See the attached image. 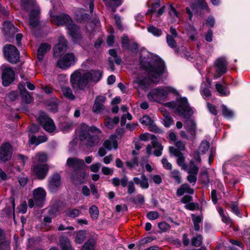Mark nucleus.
<instances>
[{
	"instance_id": "20e7f679",
	"label": "nucleus",
	"mask_w": 250,
	"mask_h": 250,
	"mask_svg": "<svg viewBox=\"0 0 250 250\" xmlns=\"http://www.w3.org/2000/svg\"><path fill=\"white\" fill-rule=\"evenodd\" d=\"M165 105L175 109L182 117H188L194 113L193 109L189 106L188 99L186 97L177 98L176 102H168Z\"/></svg>"
},
{
	"instance_id": "0e129e2a",
	"label": "nucleus",
	"mask_w": 250,
	"mask_h": 250,
	"mask_svg": "<svg viewBox=\"0 0 250 250\" xmlns=\"http://www.w3.org/2000/svg\"><path fill=\"white\" fill-rule=\"evenodd\" d=\"M127 193L129 194H132L135 191V187L134 183L132 181H130L127 184Z\"/></svg>"
},
{
	"instance_id": "a18cd8bd",
	"label": "nucleus",
	"mask_w": 250,
	"mask_h": 250,
	"mask_svg": "<svg viewBox=\"0 0 250 250\" xmlns=\"http://www.w3.org/2000/svg\"><path fill=\"white\" fill-rule=\"evenodd\" d=\"M22 100L26 103H30L32 101V97L29 94L27 90L25 88H23V90H21V94Z\"/></svg>"
},
{
	"instance_id": "f257e3e1",
	"label": "nucleus",
	"mask_w": 250,
	"mask_h": 250,
	"mask_svg": "<svg viewBox=\"0 0 250 250\" xmlns=\"http://www.w3.org/2000/svg\"><path fill=\"white\" fill-rule=\"evenodd\" d=\"M140 60L141 65L146 71L148 78L144 75H139L134 78L133 86L138 92L146 90L150 86V82L159 83L165 70L164 62L157 56L141 57Z\"/></svg>"
},
{
	"instance_id": "c85d7f7f",
	"label": "nucleus",
	"mask_w": 250,
	"mask_h": 250,
	"mask_svg": "<svg viewBox=\"0 0 250 250\" xmlns=\"http://www.w3.org/2000/svg\"><path fill=\"white\" fill-rule=\"evenodd\" d=\"M51 48L50 45L47 43H43L40 45L37 53V58L39 61H42L45 53Z\"/></svg>"
},
{
	"instance_id": "f03ea898",
	"label": "nucleus",
	"mask_w": 250,
	"mask_h": 250,
	"mask_svg": "<svg viewBox=\"0 0 250 250\" xmlns=\"http://www.w3.org/2000/svg\"><path fill=\"white\" fill-rule=\"evenodd\" d=\"M102 73L98 70L85 71L83 69L75 70L70 76L72 87L76 90L84 91L91 83H96L101 79Z\"/></svg>"
},
{
	"instance_id": "4c0bfd02",
	"label": "nucleus",
	"mask_w": 250,
	"mask_h": 250,
	"mask_svg": "<svg viewBox=\"0 0 250 250\" xmlns=\"http://www.w3.org/2000/svg\"><path fill=\"white\" fill-rule=\"evenodd\" d=\"M85 237V231L83 230H80L77 232L74 241L77 244H81L83 242Z\"/></svg>"
},
{
	"instance_id": "79ce46f5",
	"label": "nucleus",
	"mask_w": 250,
	"mask_h": 250,
	"mask_svg": "<svg viewBox=\"0 0 250 250\" xmlns=\"http://www.w3.org/2000/svg\"><path fill=\"white\" fill-rule=\"evenodd\" d=\"M176 157H177V163L178 166L181 167L183 169L186 170L187 166L185 163V157L183 154L181 153Z\"/></svg>"
},
{
	"instance_id": "423d86ee",
	"label": "nucleus",
	"mask_w": 250,
	"mask_h": 250,
	"mask_svg": "<svg viewBox=\"0 0 250 250\" xmlns=\"http://www.w3.org/2000/svg\"><path fill=\"white\" fill-rule=\"evenodd\" d=\"M4 54L6 60L11 63H16L19 61V52L13 45H6L4 48Z\"/></svg>"
},
{
	"instance_id": "e433bc0d",
	"label": "nucleus",
	"mask_w": 250,
	"mask_h": 250,
	"mask_svg": "<svg viewBox=\"0 0 250 250\" xmlns=\"http://www.w3.org/2000/svg\"><path fill=\"white\" fill-rule=\"evenodd\" d=\"M186 125L191 136L194 137L195 135L196 129V125L195 122L193 120H189L187 121Z\"/></svg>"
},
{
	"instance_id": "ea45409f",
	"label": "nucleus",
	"mask_w": 250,
	"mask_h": 250,
	"mask_svg": "<svg viewBox=\"0 0 250 250\" xmlns=\"http://www.w3.org/2000/svg\"><path fill=\"white\" fill-rule=\"evenodd\" d=\"M209 147V143L207 141H203L200 145L199 147V153L202 154L206 153Z\"/></svg>"
},
{
	"instance_id": "6ab92c4d",
	"label": "nucleus",
	"mask_w": 250,
	"mask_h": 250,
	"mask_svg": "<svg viewBox=\"0 0 250 250\" xmlns=\"http://www.w3.org/2000/svg\"><path fill=\"white\" fill-rule=\"evenodd\" d=\"M105 101V97L104 96L100 95L96 97L93 105V111L94 113H99L103 111L104 108V104Z\"/></svg>"
},
{
	"instance_id": "6e6d98bb",
	"label": "nucleus",
	"mask_w": 250,
	"mask_h": 250,
	"mask_svg": "<svg viewBox=\"0 0 250 250\" xmlns=\"http://www.w3.org/2000/svg\"><path fill=\"white\" fill-rule=\"evenodd\" d=\"M188 35L191 40L195 39V36L197 34L196 31L193 26L189 25L187 27Z\"/></svg>"
},
{
	"instance_id": "5fc2aeb1",
	"label": "nucleus",
	"mask_w": 250,
	"mask_h": 250,
	"mask_svg": "<svg viewBox=\"0 0 250 250\" xmlns=\"http://www.w3.org/2000/svg\"><path fill=\"white\" fill-rule=\"evenodd\" d=\"M198 3L199 8L202 9V10L204 11V12L203 13H201V14H207V12L209 11V10L206 2L204 1V0H198Z\"/></svg>"
},
{
	"instance_id": "774afa93",
	"label": "nucleus",
	"mask_w": 250,
	"mask_h": 250,
	"mask_svg": "<svg viewBox=\"0 0 250 250\" xmlns=\"http://www.w3.org/2000/svg\"><path fill=\"white\" fill-rule=\"evenodd\" d=\"M19 182L21 186L24 187L27 184L28 178L24 175H21L18 178Z\"/></svg>"
},
{
	"instance_id": "dca6fc26",
	"label": "nucleus",
	"mask_w": 250,
	"mask_h": 250,
	"mask_svg": "<svg viewBox=\"0 0 250 250\" xmlns=\"http://www.w3.org/2000/svg\"><path fill=\"white\" fill-rule=\"evenodd\" d=\"M15 73L10 67L5 68L2 73V84L5 86H8L14 80Z\"/></svg>"
},
{
	"instance_id": "0eeeda50",
	"label": "nucleus",
	"mask_w": 250,
	"mask_h": 250,
	"mask_svg": "<svg viewBox=\"0 0 250 250\" xmlns=\"http://www.w3.org/2000/svg\"><path fill=\"white\" fill-rule=\"evenodd\" d=\"M77 61L73 53H66L57 61V66L62 69H67L74 65Z\"/></svg>"
},
{
	"instance_id": "8fccbe9b",
	"label": "nucleus",
	"mask_w": 250,
	"mask_h": 250,
	"mask_svg": "<svg viewBox=\"0 0 250 250\" xmlns=\"http://www.w3.org/2000/svg\"><path fill=\"white\" fill-rule=\"evenodd\" d=\"M89 213L93 219H97L99 215L98 208L95 205H92L89 208Z\"/></svg>"
},
{
	"instance_id": "7c9ffc66",
	"label": "nucleus",
	"mask_w": 250,
	"mask_h": 250,
	"mask_svg": "<svg viewBox=\"0 0 250 250\" xmlns=\"http://www.w3.org/2000/svg\"><path fill=\"white\" fill-rule=\"evenodd\" d=\"M191 218L194 225V229L196 231L200 229V226L202 225L203 216L201 215L191 214Z\"/></svg>"
},
{
	"instance_id": "2eb2a0df",
	"label": "nucleus",
	"mask_w": 250,
	"mask_h": 250,
	"mask_svg": "<svg viewBox=\"0 0 250 250\" xmlns=\"http://www.w3.org/2000/svg\"><path fill=\"white\" fill-rule=\"evenodd\" d=\"M48 171V167L46 165L35 164L33 166V172L39 179H44Z\"/></svg>"
},
{
	"instance_id": "9b49d317",
	"label": "nucleus",
	"mask_w": 250,
	"mask_h": 250,
	"mask_svg": "<svg viewBox=\"0 0 250 250\" xmlns=\"http://www.w3.org/2000/svg\"><path fill=\"white\" fill-rule=\"evenodd\" d=\"M159 0H148L147 5L148 7V13L154 16L161 15L164 14L166 6H163L157 10V8L160 6Z\"/></svg>"
},
{
	"instance_id": "b1692460",
	"label": "nucleus",
	"mask_w": 250,
	"mask_h": 250,
	"mask_svg": "<svg viewBox=\"0 0 250 250\" xmlns=\"http://www.w3.org/2000/svg\"><path fill=\"white\" fill-rule=\"evenodd\" d=\"M134 184L140 185L142 189H147L149 187L148 179L144 174H142L141 178L134 177L132 181Z\"/></svg>"
},
{
	"instance_id": "09e8293b",
	"label": "nucleus",
	"mask_w": 250,
	"mask_h": 250,
	"mask_svg": "<svg viewBox=\"0 0 250 250\" xmlns=\"http://www.w3.org/2000/svg\"><path fill=\"white\" fill-rule=\"evenodd\" d=\"M126 166L132 169L138 166V161L136 157H134L130 161L126 162Z\"/></svg>"
},
{
	"instance_id": "c9c22d12",
	"label": "nucleus",
	"mask_w": 250,
	"mask_h": 250,
	"mask_svg": "<svg viewBox=\"0 0 250 250\" xmlns=\"http://www.w3.org/2000/svg\"><path fill=\"white\" fill-rule=\"evenodd\" d=\"M169 177L173 179L178 184L181 183V175L180 172L178 170H173L169 173Z\"/></svg>"
},
{
	"instance_id": "052dcab7",
	"label": "nucleus",
	"mask_w": 250,
	"mask_h": 250,
	"mask_svg": "<svg viewBox=\"0 0 250 250\" xmlns=\"http://www.w3.org/2000/svg\"><path fill=\"white\" fill-rule=\"evenodd\" d=\"M146 217L149 220H154L159 217V214L157 211H150L147 213Z\"/></svg>"
},
{
	"instance_id": "3c124183",
	"label": "nucleus",
	"mask_w": 250,
	"mask_h": 250,
	"mask_svg": "<svg viewBox=\"0 0 250 250\" xmlns=\"http://www.w3.org/2000/svg\"><path fill=\"white\" fill-rule=\"evenodd\" d=\"M147 31L153 36L156 37L160 36L162 34L161 31L153 25L149 26L147 28Z\"/></svg>"
},
{
	"instance_id": "a19ab883",
	"label": "nucleus",
	"mask_w": 250,
	"mask_h": 250,
	"mask_svg": "<svg viewBox=\"0 0 250 250\" xmlns=\"http://www.w3.org/2000/svg\"><path fill=\"white\" fill-rule=\"evenodd\" d=\"M216 89L219 93L221 96H227L229 94V91L227 88L223 87L221 84L219 83L216 84Z\"/></svg>"
},
{
	"instance_id": "412c9836",
	"label": "nucleus",
	"mask_w": 250,
	"mask_h": 250,
	"mask_svg": "<svg viewBox=\"0 0 250 250\" xmlns=\"http://www.w3.org/2000/svg\"><path fill=\"white\" fill-rule=\"evenodd\" d=\"M2 29L3 33L10 38L13 37L14 35L18 32V29L9 21L4 22Z\"/></svg>"
},
{
	"instance_id": "39448f33",
	"label": "nucleus",
	"mask_w": 250,
	"mask_h": 250,
	"mask_svg": "<svg viewBox=\"0 0 250 250\" xmlns=\"http://www.w3.org/2000/svg\"><path fill=\"white\" fill-rule=\"evenodd\" d=\"M169 93L175 95H179V92L175 88L170 86H165L158 87L151 90L147 94V97L151 102H157L166 97Z\"/></svg>"
},
{
	"instance_id": "4468645a",
	"label": "nucleus",
	"mask_w": 250,
	"mask_h": 250,
	"mask_svg": "<svg viewBox=\"0 0 250 250\" xmlns=\"http://www.w3.org/2000/svg\"><path fill=\"white\" fill-rule=\"evenodd\" d=\"M12 154V148L9 143H5L0 148V160L5 162L9 160Z\"/></svg>"
},
{
	"instance_id": "f8f14e48",
	"label": "nucleus",
	"mask_w": 250,
	"mask_h": 250,
	"mask_svg": "<svg viewBox=\"0 0 250 250\" xmlns=\"http://www.w3.org/2000/svg\"><path fill=\"white\" fill-rule=\"evenodd\" d=\"M227 62L224 58L217 59L214 62L215 73L214 78L217 79L227 72Z\"/></svg>"
},
{
	"instance_id": "a878e982",
	"label": "nucleus",
	"mask_w": 250,
	"mask_h": 250,
	"mask_svg": "<svg viewBox=\"0 0 250 250\" xmlns=\"http://www.w3.org/2000/svg\"><path fill=\"white\" fill-rule=\"evenodd\" d=\"M140 122L142 124L147 125L150 130L155 132H158L159 129L154 124L153 121L147 115L144 116L140 119Z\"/></svg>"
},
{
	"instance_id": "13d9d810",
	"label": "nucleus",
	"mask_w": 250,
	"mask_h": 250,
	"mask_svg": "<svg viewBox=\"0 0 250 250\" xmlns=\"http://www.w3.org/2000/svg\"><path fill=\"white\" fill-rule=\"evenodd\" d=\"M192 244L195 247H199L201 245L202 242V237L201 235H198L194 237L192 239Z\"/></svg>"
},
{
	"instance_id": "f3484780",
	"label": "nucleus",
	"mask_w": 250,
	"mask_h": 250,
	"mask_svg": "<svg viewBox=\"0 0 250 250\" xmlns=\"http://www.w3.org/2000/svg\"><path fill=\"white\" fill-rule=\"evenodd\" d=\"M67 48L66 41L63 37H60L59 39V42L55 45L54 48V55L55 57L60 56L63 54Z\"/></svg>"
},
{
	"instance_id": "473e14b6",
	"label": "nucleus",
	"mask_w": 250,
	"mask_h": 250,
	"mask_svg": "<svg viewBox=\"0 0 250 250\" xmlns=\"http://www.w3.org/2000/svg\"><path fill=\"white\" fill-rule=\"evenodd\" d=\"M9 242L5 240L3 232L0 229V249L1 250H9Z\"/></svg>"
},
{
	"instance_id": "9d476101",
	"label": "nucleus",
	"mask_w": 250,
	"mask_h": 250,
	"mask_svg": "<svg viewBox=\"0 0 250 250\" xmlns=\"http://www.w3.org/2000/svg\"><path fill=\"white\" fill-rule=\"evenodd\" d=\"M21 8L30 11V16H38L41 14L40 8L34 0H21Z\"/></svg>"
},
{
	"instance_id": "72a5a7b5",
	"label": "nucleus",
	"mask_w": 250,
	"mask_h": 250,
	"mask_svg": "<svg viewBox=\"0 0 250 250\" xmlns=\"http://www.w3.org/2000/svg\"><path fill=\"white\" fill-rule=\"evenodd\" d=\"M151 144H152L153 147L156 148L153 152L154 155L156 156H160L162 154L163 146L156 140L152 141Z\"/></svg>"
},
{
	"instance_id": "5701e85b",
	"label": "nucleus",
	"mask_w": 250,
	"mask_h": 250,
	"mask_svg": "<svg viewBox=\"0 0 250 250\" xmlns=\"http://www.w3.org/2000/svg\"><path fill=\"white\" fill-rule=\"evenodd\" d=\"M85 173L80 170L74 171L71 174V179L75 184H80L84 182Z\"/></svg>"
},
{
	"instance_id": "49530a36",
	"label": "nucleus",
	"mask_w": 250,
	"mask_h": 250,
	"mask_svg": "<svg viewBox=\"0 0 250 250\" xmlns=\"http://www.w3.org/2000/svg\"><path fill=\"white\" fill-rule=\"evenodd\" d=\"M186 170L188 171V174L197 175L199 171V168L192 162H191L188 168H187Z\"/></svg>"
},
{
	"instance_id": "de8ad7c7",
	"label": "nucleus",
	"mask_w": 250,
	"mask_h": 250,
	"mask_svg": "<svg viewBox=\"0 0 250 250\" xmlns=\"http://www.w3.org/2000/svg\"><path fill=\"white\" fill-rule=\"evenodd\" d=\"M175 37L171 36L170 35H167V42L168 45L172 48H175L177 46V42L174 40Z\"/></svg>"
},
{
	"instance_id": "37998d69",
	"label": "nucleus",
	"mask_w": 250,
	"mask_h": 250,
	"mask_svg": "<svg viewBox=\"0 0 250 250\" xmlns=\"http://www.w3.org/2000/svg\"><path fill=\"white\" fill-rule=\"evenodd\" d=\"M164 118L163 119V125L165 126L168 127L173 124V120L167 113H164Z\"/></svg>"
},
{
	"instance_id": "58836bf2",
	"label": "nucleus",
	"mask_w": 250,
	"mask_h": 250,
	"mask_svg": "<svg viewBox=\"0 0 250 250\" xmlns=\"http://www.w3.org/2000/svg\"><path fill=\"white\" fill-rule=\"evenodd\" d=\"M95 244L94 239H89L83 244L82 250H94Z\"/></svg>"
},
{
	"instance_id": "7ed1b4c3",
	"label": "nucleus",
	"mask_w": 250,
	"mask_h": 250,
	"mask_svg": "<svg viewBox=\"0 0 250 250\" xmlns=\"http://www.w3.org/2000/svg\"><path fill=\"white\" fill-rule=\"evenodd\" d=\"M51 22L57 25H65L68 28L74 42L81 40L82 36L78 27L74 24L70 17H51Z\"/></svg>"
},
{
	"instance_id": "393cba45",
	"label": "nucleus",
	"mask_w": 250,
	"mask_h": 250,
	"mask_svg": "<svg viewBox=\"0 0 250 250\" xmlns=\"http://www.w3.org/2000/svg\"><path fill=\"white\" fill-rule=\"evenodd\" d=\"M103 146L108 150L112 149H116L118 146V144L116 136L111 135L108 139L104 141Z\"/></svg>"
},
{
	"instance_id": "603ef678",
	"label": "nucleus",
	"mask_w": 250,
	"mask_h": 250,
	"mask_svg": "<svg viewBox=\"0 0 250 250\" xmlns=\"http://www.w3.org/2000/svg\"><path fill=\"white\" fill-rule=\"evenodd\" d=\"M39 23L38 17H30L29 24L31 28H34L37 27L39 25Z\"/></svg>"
},
{
	"instance_id": "1a4fd4ad",
	"label": "nucleus",
	"mask_w": 250,
	"mask_h": 250,
	"mask_svg": "<svg viewBox=\"0 0 250 250\" xmlns=\"http://www.w3.org/2000/svg\"><path fill=\"white\" fill-rule=\"evenodd\" d=\"M80 139L84 142L87 147H93L97 146L100 141L99 136L97 135L90 134L87 132H82L79 136Z\"/></svg>"
},
{
	"instance_id": "c756f323",
	"label": "nucleus",
	"mask_w": 250,
	"mask_h": 250,
	"mask_svg": "<svg viewBox=\"0 0 250 250\" xmlns=\"http://www.w3.org/2000/svg\"><path fill=\"white\" fill-rule=\"evenodd\" d=\"M61 90L63 96L66 99L71 101H73L75 99V96L73 94L72 91L69 86H62Z\"/></svg>"
},
{
	"instance_id": "4d7b16f0",
	"label": "nucleus",
	"mask_w": 250,
	"mask_h": 250,
	"mask_svg": "<svg viewBox=\"0 0 250 250\" xmlns=\"http://www.w3.org/2000/svg\"><path fill=\"white\" fill-rule=\"evenodd\" d=\"M222 110L223 115L227 118H230L233 116V112L228 109L225 105H222Z\"/></svg>"
},
{
	"instance_id": "69168bd1",
	"label": "nucleus",
	"mask_w": 250,
	"mask_h": 250,
	"mask_svg": "<svg viewBox=\"0 0 250 250\" xmlns=\"http://www.w3.org/2000/svg\"><path fill=\"white\" fill-rule=\"evenodd\" d=\"M162 163L163 164V167L165 169L167 170H171L172 169V165L168 161L166 158H163L162 159Z\"/></svg>"
},
{
	"instance_id": "bb28decb",
	"label": "nucleus",
	"mask_w": 250,
	"mask_h": 250,
	"mask_svg": "<svg viewBox=\"0 0 250 250\" xmlns=\"http://www.w3.org/2000/svg\"><path fill=\"white\" fill-rule=\"evenodd\" d=\"M210 82L207 80V83H202L201 86V93L203 98L206 99H208L211 96L210 91Z\"/></svg>"
},
{
	"instance_id": "2f4dec72",
	"label": "nucleus",
	"mask_w": 250,
	"mask_h": 250,
	"mask_svg": "<svg viewBox=\"0 0 250 250\" xmlns=\"http://www.w3.org/2000/svg\"><path fill=\"white\" fill-rule=\"evenodd\" d=\"M119 118L117 116L115 117L114 118H106L104 120L105 126L108 129H113L115 125L118 124L119 122Z\"/></svg>"
},
{
	"instance_id": "4be33fe9",
	"label": "nucleus",
	"mask_w": 250,
	"mask_h": 250,
	"mask_svg": "<svg viewBox=\"0 0 250 250\" xmlns=\"http://www.w3.org/2000/svg\"><path fill=\"white\" fill-rule=\"evenodd\" d=\"M109 54L110 55V57L108 58L109 68L111 71H113L114 70V62L117 64H120L122 61L121 59L118 57L116 51L113 49L109 50Z\"/></svg>"
},
{
	"instance_id": "338daca9",
	"label": "nucleus",
	"mask_w": 250,
	"mask_h": 250,
	"mask_svg": "<svg viewBox=\"0 0 250 250\" xmlns=\"http://www.w3.org/2000/svg\"><path fill=\"white\" fill-rule=\"evenodd\" d=\"M67 215L72 218L76 217L78 216L80 214V211L79 210L76 209H73L71 210H69L67 211Z\"/></svg>"
},
{
	"instance_id": "864d4df0",
	"label": "nucleus",
	"mask_w": 250,
	"mask_h": 250,
	"mask_svg": "<svg viewBox=\"0 0 250 250\" xmlns=\"http://www.w3.org/2000/svg\"><path fill=\"white\" fill-rule=\"evenodd\" d=\"M201 180L202 183L205 185H208L210 181L208 173L206 170L202 172L201 174Z\"/></svg>"
},
{
	"instance_id": "6e6552de",
	"label": "nucleus",
	"mask_w": 250,
	"mask_h": 250,
	"mask_svg": "<svg viewBox=\"0 0 250 250\" xmlns=\"http://www.w3.org/2000/svg\"><path fill=\"white\" fill-rule=\"evenodd\" d=\"M38 119L41 125L46 131L51 133L55 130L56 126L53 121L46 113L40 112Z\"/></svg>"
},
{
	"instance_id": "c03bdc74",
	"label": "nucleus",
	"mask_w": 250,
	"mask_h": 250,
	"mask_svg": "<svg viewBox=\"0 0 250 250\" xmlns=\"http://www.w3.org/2000/svg\"><path fill=\"white\" fill-rule=\"evenodd\" d=\"M131 201L136 205H143L145 202V198L143 195L138 194L131 199Z\"/></svg>"
},
{
	"instance_id": "bf43d9fd",
	"label": "nucleus",
	"mask_w": 250,
	"mask_h": 250,
	"mask_svg": "<svg viewBox=\"0 0 250 250\" xmlns=\"http://www.w3.org/2000/svg\"><path fill=\"white\" fill-rule=\"evenodd\" d=\"M35 159L38 162H46L47 160V156L46 154L44 153H39L35 156Z\"/></svg>"
},
{
	"instance_id": "f704fd0d",
	"label": "nucleus",
	"mask_w": 250,
	"mask_h": 250,
	"mask_svg": "<svg viewBox=\"0 0 250 250\" xmlns=\"http://www.w3.org/2000/svg\"><path fill=\"white\" fill-rule=\"evenodd\" d=\"M47 140V138L45 136L42 135L36 137L35 136H33L29 139V143L31 144H35L38 145L42 143L45 142Z\"/></svg>"
},
{
	"instance_id": "ddd939ff",
	"label": "nucleus",
	"mask_w": 250,
	"mask_h": 250,
	"mask_svg": "<svg viewBox=\"0 0 250 250\" xmlns=\"http://www.w3.org/2000/svg\"><path fill=\"white\" fill-rule=\"evenodd\" d=\"M33 193L35 205L39 207H42L45 202L46 195L44 189L41 187L38 188L33 190Z\"/></svg>"
},
{
	"instance_id": "e2e57ef3",
	"label": "nucleus",
	"mask_w": 250,
	"mask_h": 250,
	"mask_svg": "<svg viewBox=\"0 0 250 250\" xmlns=\"http://www.w3.org/2000/svg\"><path fill=\"white\" fill-rule=\"evenodd\" d=\"M231 211L235 213L237 216L239 217H241V213L239 210L238 204L236 203H233L231 205Z\"/></svg>"
},
{
	"instance_id": "cd10ccee",
	"label": "nucleus",
	"mask_w": 250,
	"mask_h": 250,
	"mask_svg": "<svg viewBox=\"0 0 250 250\" xmlns=\"http://www.w3.org/2000/svg\"><path fill=\"white\" fill-rule=\"evenodd\" d=\"M59 244L62 250H72L70 242L66 237L61 236L59 239Z\"/></svg>"
},
{
	"instance_id": "680f3d73",
	"label": "nucleus",
	"mask_w": 250,
	"mask_h": 250,
	"mask_svg": "<svg viewBox=\"0 0 250 250\" xmlns=\"http://www.w3.org/2000/svg\"><path fill=\"white\" fill-rule=\"evenodd\" d=\"M165 6V9L168 11V14L170 16H177L178 13L172 5L169 4Z\"/></svg>"
},
{
	"instance_id": "a211bd4d",
	"label": "nucleus",
	"mask_w": 250,
	"mask_h": 250,
	"mask_svg": "<svg viewBox=\"0 0 250 250\" xmlns=\"http://www.w3.org/2000/svg\"><path fill=\"white\" fill-rule=\"evenodd\" d=\"M61 185V178L59 174H54L49 179L48 188L52 192L56 191Z\"/></svg>"
},
{
	"instance_id": "aec40b11",
	"label": "nucleus",
	"mask_w": 250,
	"mask_h": 250,
	"mask_svg": "<svg viewBox=\"0 0 250 250\" xmlns=\"http://www.w3.org/2000/svg\"><path fill=\"white\" fill-rule=\"evenodd\" d=\"M66 165L69 167L76 170H79L84 166V162L83 160L76 158H68L66 162Z\"/></svg>"
}]
</instances>
